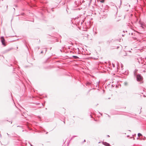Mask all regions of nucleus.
I'll use <instances>...</instances> for the list:
<instances>
[{
  "instance_id": "1a4fd4ad",
  "label": "nucleus",
  "mask_w": 146,
  "mask_h": 146,
  "mask_svg": "<svg viewBox=\"0 0 146 146\" xmlns=\"http://www.w3.org/2000/svg\"><path fill=\"white\" fill-rule=\"evenodd\" d=\"M76 136H73V137L71 138V139L72 138H73L74 137H76Z\"/></svg>"
},
{
  "instance_id": "6e6552de",
  "label": "nucleus",
  "mask_w": 146,
  "mask_h": 146,
  "mask_svg": "<svg viewBox=\"0 0 146 146\" xmlns=\"http://www.w3.org/2000/svg\"><path fill=\"white\" fill-rule=\"evenodd\" d=\"M138 62H139L140 63H141L139 61V59H138Z\"/></svg>"
},
{
  "instance_id": "f8f14e48",
  "label": "nucleus",
  "mask_w": 146,
  "mask_h": 146,
  "mask_svg": "<svg viewBox=\"0 0 146 146\" xmlns=\"http://www.w3.org/2000/svg\"><path fill=\"white\" fill-rule=\"evenodd\" d=\"M43 53V52L42 51L41 52V53Z\"/></svg>"
},
{
  "instance_id": "a211bd4d",
  "label": "nucleus",
  "mask_w": 146,
  "mask_h": 146,
  "mask_svg": "<svg viewBox=\"0 0 146 146\" xmlns=\"http://www.w3.org/2000/svg\"><path fill=\"white\" fill-rule=\"evenodd\" d=\"M122 66H123V65H122V66H121L122 67Z\"/></svg>"
},
{
  "instance_id": "0eeeda50",
  "label": "nucleus",
  "mask_w": 146,
  "mask_h": 146,
  "mask_svg": "<svg viewBox=\"0 0 146 146\" xmlns=\"http://www.w3.org/2000/svg\"><path fill=\"white\" fill-rule=\"evenodd\" d=\"M100 2L102 3H104V0H101Z\"/></svg>"
},
{
  "instance_id": "6ab92c4d",
  "label": "nucleus",
  "mask_w": 146,
  "mask_h": 146,
  "mask_svg": "<svg viewBox=\"0 0 146 146\" xmlns=\"http://www.w3.org/2000/svg\"><path fill=\"white\" fill-rule=\"evenodd\" d=\"M91 117H92V115H90Z\"/></svg>"
},
{
  "instance_id": "9d476101",
  "label": "nucleus",
  "mask_w": 146,
  "mask_h": 146,
  "mask_svg": "<svg viewBox=\"0 0 146 146\" xmlns=\"http://www.w3.org/2000/svg\"><path fill=\"white\" fill-rule=\"evenodd\" d=\"M112 65H113V67H114V64H112Z\"/></svg>"
},
{
  "instance_id": "20e7f679",
  "label": "nucleus",
  "mask_w": 146,
  "mask_h": 146,
  "mask_svg": "<svg viewBox=\"0 0 146 146\" xmlns=\"http://www.w3.org/2000/svg\"><path fill=\"white\" fill-rule=\"evenodd\" d=\"M12 49V48H8L7 49L4 51V53L7 52H8L9 51H10V50H11Z\"/></svg>"
},
{
  "instance_id": "4468645a",
  "label": "nucleus",
  "mask_w": 146,
  "mask_h": 146,
  "mask_svg": "<svg viewBox=\"0 0 146 146\" xmlns=\"http://www.w3.org/2000/svg\"><path fill=\"white\" fill-rule=\"evenodd\" d=\"M31 146H33L32 145H31Z\"/></svg>"
},
{
  "instance_id": "39448f33",
  "label": "nucleus",
  "mask_w": 146,
  "mask_h": 146,
  "mask_svg": "<svg viewBox=\"0 0 146 146\" xmlns=\"http://www.w3.org/2000/svg\"><path fill=\"white\" fill-rule=\"evenodd\" d=\"M72 57L74 58L75 59H77L79 58V57L76 56H73Z\"/></svg>"
},
{
  "instance_id": "ddd939ff",
  "label": "nucleus",
  "mask_w": 146,
  "mask_h": 146,
  "mask_svg": "<svg viewBox=\"0 0 146 146\" xmlns=\"http://www.w3.org/2000/svg\"><path fill=\"white\" fill-rule=\"evenodd\" d=\"M64 123L65 124V121H64Z\"/></svg>"
},
{
  "instance_id": "f03ea898",
  "label": "nucleus",
  "mask_w": 146,
  "mask_h": 146,
  "mask_svg": "<svg viewBox=\"0 0 146 146\" xmlns=\"http://www.w3.org/2000/svg\"><path fill=\"white\" fill-rule=\"evenodd\" d=\"M1 42H2V44L4 45V46H5V39H4L3 37H1Z\"/></svg>"
},
{
  "instance_id": "7ed1b4c3",
  "label": "nucleus",
  "mask_w": 146,
  "mask_h": 146,
  "mask_svg": "<svg viewBox=\"0 0 146 146\" xmlns=\"http://www.w3.org/2000/svg\"><path fill=\"white\" fill-rule=\"evenodd\" d=\"M102 143L103 145H106V146H110V144L106 143V142H102Z\"/></svg>"
},
{
  "instance_id": "f257e3e1",
  "label": "nucleus",
  "mask_w": 146,
  "mask_h": 146,
  "mask_svg": "<svg viewBox=\"0 0 146 146\" xmlns=\"http://www.w3.org/2000/svg\"><path fill=\"white\" fill-rule=\"evenodd\" d=\"M136 78L137 80L138 81H141L143 78L142 76L139 74H138L137 75Z\"/></svg>"
},
{
  "instance_id": "9b49d317",
  "label": "nucleus",
  "mask_w": 146,
  "mask_h": 146,
  "mask_svg": "<svg viewBox=\"0 0 146 146\" xmlns=\"http://www.w3.org/2000/svg\"><path fill=\"white\" fill-rule=\"evenodd\" d=\"M143 96L144 97H145V96L144 95H143Z\"/></svg>"
},
{
  "instance_id": "423d86ee",
  "label": "nucleus",
  "mask_w": 146,
  "mask_h": 146,
  "mask_svg": "<svg viewBox=\"0 0 146 146\" xmlns=\"http://www.w3.org/2000/svg\"><path fill=\"white\" fill-rule=\"evenodd\" d=\"M142 135L140 133H139L138 134V136L139 137L141 136H142Z\"/></svg>"
},
{
  "instance_id": "f3484780",
  "label": "nucleus",
  "mask_w": 146,
  "mask_h": 146,
  "mask_svg": "<svg viewBox=\"0 0 146 146\" xmlns=\"http://www.w3.org/2000/svg\"><path fill=\"white\" fill-rule=\"evenodd\" d=\"M122 66H123V65H122V66H121L122 67Z\"/></svg>"
},
{
  "instance_id": "2eb2a0df",
  "label": "nucleus",
  "mask_w": 146,
  "mask_h": 146,
  "mask_svg": "<svg viewBox=\"0 0 146 146\" xmlns=\"http://www.w3.org/2000/svg\"><path fill=\"white\" fill-rule=\"evenodd\" d=\"M84 142L85 141V140H84Z\"/></svg>"
},
{
  "instance_id": "dca6fc26",
  "label": "nucleus",
  "mask_w": 146,
  "mask_h": 146,
  "mask_svg": "<svg viewBox=\"0 0 146 146\" xmlns=\"http://www.w3.org/2000/svg\"><path fill=\"white\" fill-rule=\"evenodd\" d=\"M7 134L8 135H9V134H8V133H7Z\"/></svg>"
}]
</instances>
